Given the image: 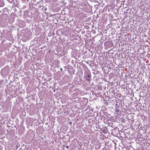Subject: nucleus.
<instances>
[{"label":"nucleus","mask_w":150,"mask_h":150,"mask_svg":"<svg viewBox=\"0 0 150 150\" xmlns=\"http://www.w3.org/2000/svg\"><path fill=\"white\" fill-rule=\"evenodd\" d=\"M69 123H70V124H71V123H72V122H69Z\"/></svg>","instance_id":"4"},{"label":"nucleus","mask_w":150,"mask_h":150,"mask_svg":"<svg viewBox=\"0 0 150 150\" xmlns=\"http://www.w3.org/2000/svg\"><path fill=\"white\" fill-rule=\"evenodd\" d=\"M8 2H10V3H12L13 2L14 0H7Z\"/></svg>","instance_id":"3"},{"label":"nucleus","mask_w":150,"mask_h":150,"mask_svg":"<svg viewBox=\"0 0 150 150\" xmlns=\"http://www.w3.org/2000/svg\"><path fill=\"white\" fill-rule=\"evenodd\" d=\"M86 63H87V64H88V62H86Z\"/></svg>","instance_id":"5"},{"label":"nucleus","mask_w":150,"mask_h":150,"mask_svg":"<svg viewBox=\"0 0 150 150\" xmlns=\"http://www.w3.org/2000/svg\"><path fill=\"white\" fill-rule=\"evenodd\" d=\"M66 148H68V146H66Z\"/></svg>","instance_id":"6"},{"label":"nucleus","mask_w":150,"mask_h":150,"mask_svg":"<svg viewBox=\"0 0 150 150\" xmlns=\"http://www.w3.org/2000/svg\"><path fill=\"white\" fill-rule=\"evenodd\" d=\"M4 5V3L2 0H0V6H3Z\"/></svg>","instance_id":"1"},{"label":"nucleus","mask_w":150,"mask_h":150,"mask_svg":"<svg viewBox=\"0 0 150 150\" xmlns=\"http://www.w3.org/2000/svg\"><path fill=\"white\" fill-rule=\"evenodd\" d=\"M91 76L89 74H87L86 76V78L87 80L89 81Z\"/></svg>","instance_id":"2"}]
</instances>
